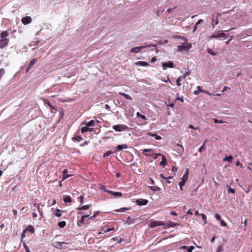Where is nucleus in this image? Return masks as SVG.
Returning <instances> with one entry per match:
<instances>
[{
	"label": "nucleus",
	"instance_id": "38",
	"mask_svg": "<svg viewBox=\"0 0 252 252\" xmlns=\"http://www.w3.org/2000/svg\"><path fill=\"white\" fill-rule=\"evenodd\" d=\"M113 154V152H111V151H107L106 152V153H105L104 154H103V158H106L108 156H109V155H110L111 154Z\"/></svg>",
	"mask_w": 252,
	"mask_h": 252
},
{
	"label": "nucleus",
	"instance_id": "28",
	"mask_svg": "<svg viewBox=\"0 0 252 252\" xmlns=\"http://www.w3.org/2000/svg\"><path fill=\"white\" fill-rule=\"evenodd\" d=\"M33 205L34 206H36L37 207L38 211L40 213V215H41L42 212L40 211V209H41L40 208H41H41L43 207L44 206V205H42L41 204H36V203H34Z\"/></svg>",
	"mask_w": 252,
	"mask_h": 252
},
{
	"label": "nucleus",
	"instance_id": "7",
	"mask_svg": "<svg viewBox=\"0 0 252 252\" xmlns=\"http://www.w3.org/2000/svg\"><path fill=\"white\" fill-rule=\"evenodd\" d=\"M188 178V173L187 172L186 174H184L183 178L182 181L179 183L181 190H183V187L185 185V183L187 181Z\"/></svg>",
	"mask_w": 252,
	"mask_h": 252
},
{
	"label": "nucleus",
	"instance_id": "1",
	"mask_svg": "<svg viewBox=\"0 0 252 252\" xmlns=\"http://www.w3.org/2000/svg\"><path fill=\"white\" fill-rule=\"evenodd\" d=\"M176 223H174L172 221H168L167 223H164L162 221H151L149 224L150 228H153L158 226H162L164 228H167L170 227H173Z\"/></svg>",
	"mask_w": 252,
	"mask_h": 252
},
{
	"label": "nucleus",
	"instance_id": "9",
	"mask_svg": "<svg viewBox=\"0 0 252 252\" xmlns=\"http://www.w3.org/2000/svg\"><path fill=\"white\" fill-rule=\"evenodd\" d=\"M174 64L173 62L168 61L167 63H162V67L164 69H166L167 67L173 68L174 67Z\"/></svg>",
	"mask_w": 252,
	"mask_h": 252
},
{
	"label": "nucleus",
	"instance_id": "51",
	"mask_svg": "<svg viewBox=\"0 0 252 252\" xmlns=\"http://www.w3.org/2000/svg\"><path fill=\"white\" fill-rule=\"evenodd\" d=\"M215 217L218 220H221L220 219V216L218 214L215 215Z\"/></svg>",
	"mask_w": 252,
	"mask_h": 252
},
{
	"label": "nucleus",
	"instance_id": "39",
	"mask_svg": "<svg viewBox=\"0 0 252 252\" xmlns=\"http://www.w3.org/2000/svg\"><path fill=\"white\" fill-rule=\"evenodd\" d=\"M23 246L26 252H31L29 247L26 245L25 242H23Z\"/></svg>",
	"mask_w": 252,
	"mask_h": 252
},
{
	"label": "nucleus",
	"instance_id": "3",
	"mask_svg": "<svg viewBox=\"0 0 252 252\" xmlns=\"http://www.w3.org/2000/svg\"><path fill=\"white\" fill-rule=\"evenodd\" d=\"M227 37V35L224 32L220 31L217 32L212 35L209 37V39L210 40L213 38H223L224 39Z\"/></svg>",
	"mask_w": 252,
	"mask_h": 252
},
{
	"label": "nucleus",
	"instance_id": "14",
	"mask_svg": "<svg viewBox=\"0 0 252 252\" xmlns=\"http://www.w3.org/2000/svg\"><path fill=\"white\" fill-rule=\"evenodd\" d=\"M37 61V59H33L30 62L29 66L27 69V72L30 70V69L32 67V66L36 63Z\"/></svg>",
	"mask_w": 252,
	"mask_h": 252
},
{
	"label": "nucleus",
	"instance_id": "21",
	"mask_svg": "<svg viewBox=\"0 0 252 252\" xmlns=\"http://www.w3.org/2000/svg\"><path fill=\"white\" fill-rule=\"evenodd\" d=\"M186 75H183V76H179L176 80V84L178 86H180L181 85V84L180 83V82L182 81L183 79H185Z\"/></svg>",
	"mask_w": 252,
	"mask_h": 252
},
{
	"label": "nucleus",
	"instance_id": "31",
	"mask_svg": "<svg viewBox=\"0 0 252 252\" xmlns=\"http://www.w3.org/2000/svg\"><path fill=\"white\" fill-rule=\"evenodd\" d=\"M233 159V157L232 156H229L228 157H225L223 160V161H228L230 162H232V160Z\"/></svg>",
	"mask_w": 252,
	"mask_h": 252
},
{
	"label": "nucleus",
	"instance_id": "24",
	"mask_svg": "<svg viewBox=\"0 0 252 252\" xmlns=\"http://www.w3.org/2000/svg\"><path fill=\"white\" fill-rule=\"evenodd\" d=\"M177 150L179 153H182L184 152V148L182 145H180L179 144H177Z\"/></svg>",
	"mask_w": 252,
	"mask_h": 252
},
{
	"label": "nucleus",
	"instance_id": "16",
	"mask_svg": "<svg viewBox=\"0 0 252 252\" xmlns=\"http://www.w3.org/2000/svg\"><path fill=\"white\" fill-rule=\"evenodd\" d=\"M68 243H65V242H56L55 243V247L58 249H62V245H63L64 244H68Z\"/></svg>",
	"mask_w": 252,
	"mask_h": 252
},
{
	"label": "nucleus",
	"instance_id": "55",
	"mask_svg": "<svg viewBox=\"0 0 252 252\" xmlns=\"http://www.w3.org/2000/svg\"><path fill=\"white\" fill-rule=\"evenodd\" d=\"M172 171L174 173H176L177 171V168H176V167H175L174 166H173L172 168Z\"/></svg>",
	"mask_w": 252,
	"mask_h": 252
},
{
	"label": "nucleus",
	"instance_id": "26",
	"mask_svg": "<svg viewBox=\"0 0 252 252\" xmlns=\"http://www.w3.org/2000/svg\"><path fill=\"white\" fill-rule=\"evenodd\" d=\"M63 201L66 203H70L71 202V198L70 196H66L63 198Z\"/></svg>",
	"mask_w": 252,
	"mask_h": 252
},
{
	"label": "nucleus",
	"instance_id": "15",
	"mask_svg": "<svg viewBox=\"0 0 252 252\" xmlns=\"http://www.w3.org/2000/svg\"><path fill=\"white\" fill-rule=\"evenodd\" d=\"M52 210L53 211L54 214L55 216H56L58 217H60L61 216L62 211L61 210H60L59 209H54L53 208H52Z\"/></svg>",
	"mask_w": 252,
	"mask_h": 252
},
{
	"label": "nucleus",
	"instance_id": "50",
	"mask_svg": "<svg viewBox=\"0 0 252 252\" xmlns=\"http://www.w3.org/2000/svg\"><path fill=\"white\" fill-rule=\"evenodd\" d=\"M129 209H130V208H122L120 209V210H117V212H123V210H129Z\"/></svg>",
	"mask_w": 252,
	"mask_h": 252
},
{
	"label": "nucleus",
	"instance_id": "60",
	"mask_svg": "<svg viewBox=\"0 0 252 252\" xmlns=\"http://www.w3.org/2000/svg\"><path fill=\"white\" fill-rule=\"evenodd\" d=\"M228 89H230V88L229 87L225 86V87H224V88L223 89V90L222 91V92H223L226 91Z\"/></svg>",
	"mask_w": 252,
	"mask_h": 252
},
{
	"label": "nucleus",
	"instance_id": "29",
	"mask_svg": "<svg viewBox=\"0 0 252 252\" xmlns=\"http://www.w3.org/2000/svg\"><path fill=\"white\" fill-rule=\"evenodd\" d=\"M56 200L54 198L49 199L48 201V206L54 205L56 204Z\"/></svg>",
	"mask_w": 252,
	"mask_h": 252
},
{
	"label": "nucleus",
	"instance_id": "34",
	"mask_svg": "<svg viewBox=\"0 0 252 252\" xmlns=\"http://www.w3.org/2000/svg\"><path fill=\"white\" fill-rule=\"evenodd\" d=\"M94 123H95L94 121L93 120L89 121L87 124V126H94Z\"/></svg>",
	"mask_w": 252,
	"mask_h": 252
},
{
	"label": "nucleus",
	"instance_id": "19",
	"mask_svg": "<svg viewBox=\"0 0 252 252\" xmlns=\"http://www.w3.org/2000/svg\"><path fill=\"white\" fill-rule=\"evenodd\" d=\"M67 172H68L67 169H65L63 170V180H64L67 179V178L71 176V175L67 174Z\"/></svg>",
	"mask_w": 252,
	"mask_h": 252
},
{
	"label": "nucleus",
	"instance_id": "22",
	"mask_svg": "<svg viewBox=\"0 0 252 252\" xmlns=\"http://www.w3.org/2000/svg\"><path fill=\"white\" fill-rule=\"evenodd\" d=\"M25 230L33 233L34 232V228L32 225H30L26 227Z\"/></svg>",
	"mask_w": 252,
	"mask_h": 252
},
{
	"label": "nucleus",
	"instance_id": "52",
	"mask_svg": "<svg viewBox=\"0 0 252 252\" xmlns=\"http://www.w3.org/2000/svg\"><path fill=\"white\" fill-rule=\"evenodd\" d=\"M83 199H84V197L83 196H80L79 197V199L80 200V203L81 204H83Z\"/></svg>",
	"mask_w": 252,
	"mask_h": 252
},
{
	"label": "nucleus",
	"instance_id": "13",
	"mask_svg": "<svg viewBox=\"0 0 252 252\" xmlns=\"http://www.w3.org/2000/svg\"><path fill=\"white\" fill-rule=\"evenodd\" d=\"M40 99L44 101V104L47 105L51 109H56L55 107L53 106L51 103L47 99L43 97H41Z\"/></svg>",
	"mask_w": 252,
	"mask_h": 252
},
{
	"label": "nucleus",
	"instance_id": "56",
	"mask_svg": "<svg viewBox=\"0 0 252 252\" xmlns=\"http://www.w3.org/2000/svg\"><path fill=\"white\" fill-rule=\"evenodd\" d=\"M220 225L222 226H226L227 225L225 221H220Z\"/></svg>",
	"mask_w": 252,
	"mask_h": 252
},
{
	"label": "nucleus",
	"instance_id": "59",
	"mask_svg": "<svg viewBox=\"0 0 252 252\" xmlns=\"http://www.w3.org/2000/svg\"><path fill=\"white\" fill-rule=\"evenodd\" d=\"M157 61V58L156 57H153L151 59V62L152 63H154L156 61Z\"/></svg>",
	"mask_w": 252,
	"mask_h": 252
},
{
	"label": "nucleus",
	"instance_id": "40",
	"mask_svg": "<svg viewBox=\"0 0 252 252\" xmlns=\"http://www.w3.org/2000/svg\"><path fill=\"white\" fill-rule=\"evenodd\" d=\"M208 53H209L210 54L213 55V56H215L217 54V53L216 52H213L210 49H208Z\"/></svg>",
	"mask_w": 252,
	"mask_h": 252
},
{
	"label": "nucleus",
	"instance_id": "6",
	"mask_svg": "<svg viewBox=\"0 0 252 252\" xmlns=\"http://www.w3.org/2000/svg\"><path fill=\"white\" fill-rule=\"evenodd\" d=\"M153 46V45H144V46H139V47H134V48H133L132 49H131L130 50V52L131 53H138L140 51V50L142 49H144V48H145L147 47H151V46Z\"/></svg>",
	"mask_w": 252,
	"mask_h": 252
},
{
	"label": "nucleus",
	"instance_id": "54",
	"mask_svg": "<svg viewBox=\"0 0 252 252\" xmlns=\"http://www.w3.org/2000/svg\"><path fill=\"white\" fill-rule=\"evenodd\" d=\"M26 231L24 230L21 235V241H22V239L25 237V233Z\"/></svg>",
	"mask_w": 252,
	"mask_h": 252
},
{
	"label": "nucleus",
	"instance_id": "37",
	"mask_svg": "<svg viewBox=\"0 0 252 252\" xmlns=\"http://www.w3.org/2000/svg\"><path fill=\"white\" fill-rule=\"evenodd\" d=\"M58 225L61 228H63L65 226V221H59Z\"/></svg>",
	"mask_w": 252,
	"mask_h": 252
},
{
	"label": "nucleus",
	"instance_id": "57",
	"mask_svg": "<svg viewBox=\"0 0 252 252\" xmlns=\"http://www.w3.org/2000/svg\"><path fill=\"white\" fill-rule=\"evenodd\" d=\"M201 216H202V219L204 220H207V217L204 214H201Z\"/></svg>",
	"mask_w": 252,
	"mask_h": 252
},
{
	"label": "nucleus",
	"instance_id": "20",
	"mask_svg": "<svg viewBox=\"0 0 252 252\" xmlns=\"http://www.w3.org/2000/svg\"><path fill=\"white\" fill-rule=\"evenodd\" d=\"M162 157L161 161L160 162L159 164L161 166H164L166 163V158L165 156L161 154L160 156Z\"/></svg>",
	"mask_w": 252,
	"mask_h": 252
},
{
	"label": "nucleus",
	"instance_id": "5",
	"mask_svg": "<svg viewBox=\"0 0 252 252\" xmlns=\"http://www.w3.org/2000/svg\"><path fill=\"white\" fill-rule=\"evenodd\" d=\"M191 47V44L188 43V41L186 42V43H185V42H184L183 45L178 46V49L179 51H183L185 50H188Z\"/></svg>",
	"mask_w": 252,
	"mask_h": 252
},
{
	"label": "nucleus",
	"instance_id": "44",
	"mask_svg": "<svg viewBox=\"0 0 252 252\" xmlns=\"http://www.w3.org/2000/svg\"><path fill=\"white\" fill-rule=\"evenodd\" d=\"M161 80H162V81H164V82H169L171 84H172V83H171V82L170 80V78L169 77H167L166 79H162Z\"/></svg>",
	"mask_w": 252,
	"mask_h": 252
},
{
	"label": "nucleus",
	"instance_id": "32",
	"mask_svg": "<svg viewBox=\"0 0 252 252\" xmlns=\"http://www.w3.org/2000/svg\"><path fill=\"white\" fill-rule=\"evenodd\" d=\"M72 139H73V141H78V142L82 141L83 140V138L81 136H78V135L73 137Z\"/></svg>",
	"mask_w": 252,
	"mask_h": 252
},
{
	"label": "nucleus",
	"instance_id": "43",
	"mask_svg": "<svg viewBox=\"0 0 252 252\" xmlns=\"http://www.w3.org/2000/svg\"><path fill=\"white\" fill-rule=\"evenodd\" d=\"M228 193H234L235 192V190L230 187L228 189Z\"/></svg>",
	"mask_w": 252,
	"mask_h": 252
},
{
	"label": "nucleus",
	"instance_id": "47",
	"mask_svg": "<svg viewBox=\"0 0 252 252\" xmlns=\"http://www.w3.org/2000/svg\"><path fill=\"white\" fill-rule=\"evenodd\" d=\"M150 189L152 190H154V191H156L157 190L159 189V188L158 187H154H154H150Z\"/></svg>",
	"mask_w": 252,
	"mask_h": 252
},
{
	"label": "nucleus",
	"instance_id": "45",
	"mask_svg": "<svg viewBox=\"0 0 252 252\" xmlns=\"http://www.w3.org/2000/svg\"><path fill=\"white\" fill-rule=\"evenodd\" d=\"M194 249V247L190 246L189 247H188V252H192V250Z\"/></svg>",
	"mask_w": 252,
	"mask_h": 252
},
{
	"label": "nucleus",
	"instance_id": "33",
	"mask_svg": "<svg viewBox=\"0 0 252 252\" xmlns=\"http://www.w3.org/2000/svg\"><path fill=\"white\" fill-rule=\"evenodd\" d=\"M176 37L182 39L183 41L185 42V43H186V42L188 41L187 38L184 36H181V35H176Z\"/></svg>",
	"mask_w": 252,
	"mask_h": 252
},
{
	"label": "nucleus",
	"instance_id": "35",
	"mask_svg": "<svg viewBox=\"0 0 252 252\" xmlns=\"http://www.w3.org/2000/svg\"><path fill=\"white\" fill-rule=\"evenodd\" d=\"M89 126H87L86 125V126H83L81 128V132L82 133H84V132H86L87 131H89Z\"/></svg>",
	"mask_w": 252,
	"mask_h": 252
},
{
	"label": "nucleus",
	"instance_id": "23",
	"mask_svg": "<svg viewBox=\"0 0 252 252\" xmlns=\"http://www.w3.org/2000/svg\"><path fill=\"white\" fill-rule=\"evenodd\" d=\"M212 21H213V23L212 24V25L213 28L214 29L215 26H216V25H217L218 24L219 20H218V17H216V19H215L213 17Z\"/></svg>",
	"mask_w": 252,
	"mask_h": 252
},
{
	"label": "nucleus",
	"instance_id": "11",
	"mask_svg": "<svg viewBox=\"0 0 252 252\" xmlns=\"http://www.w3.org/2000/svg\"><path fill=\"white\" fill-rule=\"evenodd\" d=\"M32 18L29 16H26L24 18H23L21 19V22L24 25H27L32 22Z\"/></svg>",
	"mask_w": 252,
	"mask_h": 252
},
{
	"label": "nucleus",
	"instance_id": "48",
	"mask_svg": "<svg viewBox=\"0 0 252 252\" xmlns=\"http://www.w3.org/2000/svg\"><path fill=\"white\" fill-rule=\"evenodd\" d=\"M161 154H160V153H159V154H153V156H154L153 158H154L155 159H157L158 158V156H161Z\"/></svg>",
	"mask_w": 252,
	"mask_h": 252
},
{
	"label": "nucleus",
	"instance_id": "42",
	"mask_svg": "<svg viewBox=\"0 0 252 252\" xmlns=\"http://www.w3.org/2000/svg\"><path fill=\"white\" fill-rule=\"evenodd\" d=\"M90 216V214L88 215H84L81 216L80 220H84V219L87 218L88 217Z\"/></svg>",
	"mask_w": 252,
	"mask_h": 252
},
{
	"label": "nucleus",
	"instance_id": "2",
	"mask_svg": "<svg viewBox=\"0 0 252 252\" xmlns=\"http://www.w3.org/2000/svg\"><path fill=\"white\" fill-rule=\"evenodd\" d=\"M8 35V31H3L0 33V48L5 47L8 44L9 40L6 37Z\"/></svg>",
	"mask_w": 252,
	"mask_h": 252
},
{
	"label": "nucleus",
	"instance_id": "12",
	"mask_svg": "<svg viewBox=\"0 0 252 252\" xmlns=\"http://www.w3.org/2000/svg\"><path fill=\"white\" fill-rule=\"evenodd\" d=\"M135 202L137 205H138L139 206H142V205H146L148 203V201L147 200L144 199H137L135 201Z\"/></svg>",
	"mask_w": 252,
	"mask_h": 252
},
{
	"label": "nucleus",
	"instance_id": "61",
	"mask_svg": "<svg viewBox=\"0 0 252 252\" xmlns=\"http://www.w3.org/2000/svg\"><path fill=\"white\" fill-rule=\"evenodd\" d=\"M197 25L195 24V25L194 26L193 28V32H194L197 30Z\"/></svg>",
	"mask_w": 252,
	"mask_h": 252
},
{
	"label": "nucleus",
	"instance_id": "64",
	"mask_svg": "<svg viewBox=\"0 0 252 252\" xmlns=\"http://www.w3.org/2000/svg\"><path fill=\"white\" fill-rule=\"evenodd\" d=\"M197 89H198V91H199V92H204V91L201 88V87L200 86H198Z\"/></svg>",
	"mask_w": 252,
	"mask_h": 252
},
{
	"label": "nucleus",
	"instance_id": "8",
	"mask_svg": "<svg viewBox=\"0 0 252 252\" xmlns=\"http://www.w3.org/2000/svg\"><path fill=\"white\" fill-rule=\"evenodd\" d=\"M105 191L108 193L109 194L115 196L116 197H120L122 196V193L120 192H115L106 189H105Z\"/></svg>",
	"mask_w": 252,
	"mask_h": 252
},
{
	"label": "nucleus",
	"instance_id": "62",
	"mask_svg": "<svg viewBox=\"0 0 252 252\" xmlns=\"http://www.w3.org/2000/svg\"><path fill=\"white\" fill-rule=\"evenodd\" d=\"M199 93V91L198 90H195L194 91V93L193 94H195V95H198Z\"/></svg>",
	"mask_w": 252,
	"mask_h": 252
},
{
	"label": "nucleus",
	"instance_id": "10",
	"mask_svg": "<svg viewBox=\"0 0 252 252\" xmlns=\"http://www.w3.org/2000/svg\"><path fill=\"white\" fill-rule=\"evenodd\" d=\"M101 230L105 233L115 230L114 226H109L108 225L104 226L102 227Z\"/></svg>",
	"mask_w": 252,
	"mask_h": 252
},
{
	"label": "nucleus",
	"instance_id": "17",
	"mask_svg": "<svg viewBox=\"0 0 252 252\" xmlns=\"http://www.w3.org/2000/svg\"><path fill=\"white\" fill-rule=\"evenodd\" d=\"M119 95L124 96L127 100H132L133 99L130 95L125 93L119 92Z\"/></svg>",
	"mask_w": 252,
	"mask_h": 252
},
{
	"label": "nucleus",
	"instance_id": "49",
	"mask_svg": "<svg viewBox=\"0 0 252 252\" xmlns=\"http://www.w3.org/2000/svg\"><path fill=\"white\" fill-rule=\"evenodd\" d=\"M160 177L164 179L172 178V177H171V176H169V177L166 178V177H164L162 174H160Z\"/></svg>",
	"mask_w": 252,
	"mask_h": 252
},
{
	"label": "nucleus",
	"instance_id": "27",
	"mask_svg": "<svg viewBox=\"0 0 252 252\" xmlns=\"http://www.w3.org/2000/svg\"><path fill=\"white\" fill-rule=\"evenodd\" d=\"M149 135H151L152 137H155V139L156 140H160L161 139V136L157 135V134L156 133H149L148 134Z\"/></svg>",
	"mask_w": 252,
	"mask_h": 252
},
{
	"label": "nucleus",
	"instance_id": "41",
	"mask_svg": "<svg viewBox=\"0 0 252 252\" xmlns=\"http://www.w3.org/2000/svg\"><path fill=\"white\" fill-rule=\"evenodd\" d=\"M214 123L216 124H217V123L223 124L224 123V122L223 121H221V120H219L218 119H214Z\"/></svg>",
	"mask_w": 252,
	"mask_h": 252
},
{
	"label": "nucleus",
	"instance_id": "58",
	"mask_svg": "<svg viewBox=\"0 0 252 252\" xmlns=\"http://www.w3.org/2000/svg\"><path fill=\"white\" fill-rule=\"evenodd\" d=\"M189 127L190 128L194 129H196L198 128V127L197 128H195L192 125H189Z\"/></svg>",
	"mask_w": 252,
	"mask_h": 252
},
{
	"label": "nucleus",
	"instance_id": "63",
	"mask_svg": "<svg viewBox=\"0 0 252 252\" xmlns=\"http://www.w3.org/2000/svg\"><path fill=\"white\" fill-rule=\"evenodd\" d=\"M202 22V19H199V20H198V21L196 23V25H199V24L201 23V22Z\"/></svg>",
	"mask_w": 252,
	"mask_h": 252
},
{
	"label": "nucleus",
	"instance_id": "18",
	"mask_svg": "<svg viewBox=\"0 0 252 252\" xmlns=\"http://www.w3.org/2000/svg\"><path fill=\"white\" fill-rule=\"evenodd\" d=\"M135 64L137 65L142 66H147L149 65V63L144 61H138L135 63Z\"/></svg>",
	"mask_w": 252,
	"mask_h": 252
},
{
	"label": "nucleus",
	"instance_id": "25",
	"mask_svg": "<svg viewBox=\"0 0 252 252\" xmlns=\"http://www.w3.org/2000/svg\"><path fill=\"white\" fill-rule=\"evenodd\" d=\"M127 148V146L126 144H123V145H119L117 148L119 151H121L124 149H126Z\"/></svg>",
	"mask_w": 252,
	"mask_h": 252
},
{
	"label": "nucleus",
	"instance_id": "4",
	"mask_svg": "<svg viewBox=\"0 0 252 252\" xmlns=\"http://www.w3.org/2000/svg\"><path fill=\"white\" fill-rule=\"evenodd\" d=\"M112 127L113 129L117 132L126 131L128 129V127L126 126L123 124L114 125Z\"/></svg>",
	"mask_w": 252,
	"mask_h": 252
},
{
	"label": "nucleus",
	"instance_id": "46",
	"mask_svg": "<svg viewBox=\"0 0 252 252\" xmlns=\"http://www.w3.org/2000/svg\"><path fill=\"white\" fill-rule=\"evenodd\" d=\"M90 207V205H84L83 206H82L80 209L81 210H87Z\"/></svg>",
	"mask_w": 252,
	"mask_h": 252
},
{
	"label": "nucleus",
	"instance_id": "36",
	"mask_svg": "<svg viewBox=\"0 0 252 252\" xmlns=\"http://www.w3.org/2000/svg\"><path fill=\"white\" fill-rule=\"evenodd\" d=\"M152 151V149H145L143 150V154L146 156H149V155L147 154V152H151Z\"/></svg>",
	"mask_w": 252,
	"mask_h": 252
},
{
	"label": "nucleus",
	"instance_id": "30",
	"mask_svg": "<svg viewBox=\"0 0 252 252\" xmlns=\"http://www.w3.org/2000/svg\"><path fill=\"white\" fill-rule=\"evenodd\" d=\"M206 142H207V140H206L204 142L203 145L199 149L198 151H199V152H201L202 151H204L206 149V147H205V145Z\"/></svg>",
	"mask_w": 252,
	"mask_h": 252
},
{
	"label": "nucleus",
	"instance_id": "53",
	"mask_svg": "<svg viewBox=\"0 0 252 252\" xmlns=\"http://www.w3.org/2000/svg\"><path fill=\"white\" fill-rule=\"evenodd\" d=\"M98 214H99V212H96L94 213V215L92 217H91L89 219H93V218H94Z\"/></svg>",
	"mask_w": 252,
	"mask_h": 252
}]
</instances>
